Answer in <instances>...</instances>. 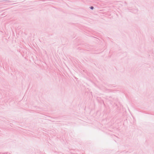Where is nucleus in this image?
<instances>
[{
    "instance_id": "obj_1",
    "label": "nucleus",
    "mask_w": 154,
    "mask_h": 154,
    "mask_svg": "<svg viewBox=\"0 0 154 154\" xmlns=\"http://www.w3.org/2000/svg\"><path fill=\"white\" fill-rule=\"evenodd\" d=\"M90 8L91 9H93V8H94V7H92V6H91V7Z\"/></svg>"
}]
</instances>
